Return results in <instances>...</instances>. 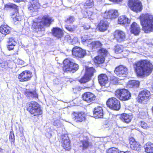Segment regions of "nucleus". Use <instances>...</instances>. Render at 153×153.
Instances as JSON below:
<instances>
[{"label": "nucleus", "mask_w": 153, "mask_h": 153, "mask_svg": "<svg viewBox=\"0 0 153 153\" xmlns=\"http://www.w3.org/2000/svg\"><path fill=\"white\" fill-rule=\"evenodd\" d=\"M135 71L138 77L144 78L149 76L152 72L153 65L147 60H141L133 64Z\"/></svg>", "instance_id": "1"}, {"label": "nucleus", "mask_w": 153, "mask_h": 153, "mask_svg": "<svg viewBox=\"0 0 153 153\" xmlns=\"http://www.w3.org/2000/svg\"><path fill=\"white\" fill-rule=\"evenodd\" d=\"M142 29L145 33L153 31V16L148 13L142 14L139 16Z\"/></svg>", "instance_id": "2"}, {"label": "nucleus", "mask_w": 153, "mask_h": 153, "mask_svg": "<svg viewBox=\"0 0 153 153\" xmlns=\"http://www.w3.org/2000/svg\"><path fill=\"white\" fill-rule=\"evenodd\" d=\"M26 110L30 115L34 117H38L42 114L40 106L38 103L35 101H31L27 103Z\"/></svg>", "instance_id": "3"}, {"label": "nucleus", "mask_w": 153, "mask_h": 153, "mask_svg": "<svg viewBox=\"0 0 153 153\" xmlns=\"http://www.w3.org/2000/svg\"><path fill=\"white\" fill-rule=\"evenodd\" d=\"M4 8L6 10L12 11L10 15L14 21H20L22 19V16L19 13V6L15 4L9 3L5 4Z\"/></svg>", "instance_id": "4"}, {"label": "nucleus", "mask_w": 153, "mask_h": 153, "mask_svg": "<svg viewBox=\"0 0 153 153\" xmlns=\"http://www.w3.org/2000/svg\"><path fill=\"white\" fill-rule=\"evenodd\" d=\"M62 63V70L64 72H69L74 73L79 69V66L78 64L74 62L71 59L68 58L65 59Z\"/></svg>", "instance_id": "5"}, {"label": "nucleus", "mask_w": 153, "mask_h": 153, "mask_svg": "<svg viewBox=\"0 0 153 153\" xmlns=\"http://www.w3.org/2000/svg\"><path fill=\"white\" fill-rule=\"evenodd\" d=\"M96 70L93 67L85 66V73L83 76L79 80L81 83H85L89 82L93 77Z\"/></svg>", "instance_id": "6"}, {"label": "nucleus", "mask_w": 153, "mask_h": 153, "mask_svg": "<svg viewBox=\"0 0 153 153\" xmlns=\"http://www.w3.org/2000/svg\"><path fill=\"white\" fill-rule=\"evenodd\" d=\"M115 96L121 101H126L130 99L131 95L129 91L124 88L117 89L114 92Z\"/></svg>", "instance_id": "7"}, {"label": "nucleus", "mask_w": 153, "mask_h": 153, "mask_svg": "<svg viewBox=\"0 0 153 153\" xmlns=\"http://www.w3.org/2000/svg\"><path fill=\"white\" fill-rule=\"evenodd\" d=\"M150 98V92L147 90L144 89L139 92L136 99L137 102L138 103L144 104L148 102Z\"/></svg>", "instance_id": "8"}, {"label": "nucleus", "mask_w": 153, "mask_h": 153, "mask_svg": "<svg viewBox=\"0 0 153 153\" xmlns=\"http://www.w3.org/2000/svg\"><path fill=\"white\" fill-rule=\"evenodd\" d=\"M128 5L131 10L136 13L141 12L143 9L142 3L139 0H128Z\"/></svg>", "instance_id": "9"}, {"label": "nucleus", "mask_w": 153, "mask_h": 153, "mask_svg": "<svg viewBox=\"0 0 153 153\" xmlns=\"http://www.w3.org/2000/svg\"><path fill=\"white\" fill-rule=\"evenodd\" d=\"M107 106L111 109L114 111H118L121 108L120 101L114 97H111L106 101Z\"/></svg>", "instance_id": "10"}, {"label": "nucleus", "mask_w": 153, "mask_h": 153, "mask_svg": "<svg viewBox=\"0 0 153 153\" xmlns=\"http://www.w3.org/2000/svg\"><path fill=\"white\" fill-rule=\"evenodd\" d=\"M73 119L76 123H81L86 119V114L83 111H73L71 114Z\"/></svg>", "instance_id": "11"}, {"label": "nucleus", "mask_w": 153, "mask_h": 153, "mask_svg": "<svg viewBox=\"0 0 153 153\" xmlns=\"http://www.w3.org/2000/svg\"><path fill=\"white\" fill-rule=\"evenodd\" d=\"M33 77L32 72L27 70L19 74L18 79L19 82H26L30 80Z\"/></svg>", "instance_id": "12"}, {"label": "nucleus", "mask_w": 153, "mask_h": 153, "mask_svg": "<svg viewBox=\"0 0 153 153\" xmlns=\"http://www.w3.org/2000/svg\"><path fill=\"white\" fill-rule=\"evenodd\" d=\"M110 25V22L106 18H104L103 19L100 21L97 25V28L99 31L103 32L107 30Z\"/></svg>", "instance_id": "13"}, {"label": "nucleus", "mask_w": 153, "mask_h": 153, "mask_svg": "<svg viewBox=\"0 0 153 153\" xmlns=\"http://www.w3.org/2000/svg\"><path fill=\"white\" fill-rule=\"evenodd\" d=\"M114 39L117 42L121 43L126 40V34L123 31L116 30L113 33Z\"/></svg>", "instance_id": "14"}, {"label": "nucleus", "mask_w": 153, "mask_h": 153, "mask_svg": "<svg viewBox=\"0 0 153 153\" xmlns=\"http://www.w3.org/2000/svg\"><path fill=\"white\" fill-rule=\"evenodd\" d=\"M82 98L84 101L88 103H91L95 101L96 97L93 93L88 91L82 94Z\"/></svg>", "instance_id": "15"}, {"label": "nucleus", "mask_w": 153, "mask_h": 153, "mask_svg": "<svg viewBox=\"0 0 153 153\" xmlns=\"http://www.w3.org/2000/svg\"><path fill=\"white\" fill-rule=\"evenodd\" d=\"M119 16L117 10L111 9L106 10L104 13V18L111 20L116 18Z\"/></svg>", "instance_id": "16"}, {"label": "nucleus", "mask_w": 153, "mask_h": 153, "mask_svg": "<svg viewBox=\"0 0 153 153\" xmlns=\"http://www.w3.org/2000/svg\"><path fill=\"white\" fill-rule=\"evenodd\" d=\"M114 72L120 77H125L128 74V69L124 65H120L115 68Z\"/></svg>", "instance_id": "17"}, {"label": "nucleus", "mask_w": 153, "mask_h": 153, "mask_svg": "<svg viewBox=\"0 0 153 153\" xmlns=\"http://www.w3.org/2000/svg\"><path fill=\"white\" fill-rule=\"evenodd\" d=\"M62 146L66 151H69L71 149V142L67 134L61 136Z\"/></svg>", "instance_id": "18"}, {"label": "nucleus", "mask_w": 153, "mask_h": 153, "mask_svg": "<svg viewBox=\"0 0 153 153\" xmlns=\"http://www.w3.org/2000/svg\"><path fill=\"white\" fill-rule=\"evenodd\" d=\"M72 55L78 58L83 57L86 54L85 51L77 46L74 47L72 50Z\"/></svg>", "instance_id": "19"}, {"label": "nucleus", "mask_w": 153, "mask_h": 153, "mask_svg": "<svg viewBox=\"0 0 153 153\" xmlns=\"http://www.w3.org/2000/svg\"><path fill=\"white\" fill-rule=\"evenodd\" d=\"M130 30L131 34L134 36L139 35L141 31V29L140 25L135 22H133L131 25Z\"/></svg>", "instance_id": "20"}, {"label": "nucleus", "mask_w": 153, "mask_h": 153, "mask_svg": "<svg viewBox=\"0 0 153 153\" xmlns=\"http://www.w3.org/2000/svg\"><path fill=\"white\" fill-rule=\"evenodd\" d=\"M54 21V19L49 15H45L41 18V22L43 27L44 26L49 27Z\"/></svg>", "instance_id": "21"}, {"label": "nucleus", "mask_w": 153, "mask_h": 153, "mask_svg": "<svg viewBox=\"0 0 153 153\" xmlns=\"http://www.w3.org/2000/svg\"><path fill=\"white\" fill-rule=\"evenodd\" d=\"M51 34L53 36L57 39L62 38L64 35L62 30L58 27H54L52 28Z\"/></svg>", "instance_id": "22"}, {"label": "nucleus", "mask_w": 153, "mask_h": 153, "mask_svg": "<svg viewBox=\"0 0 153 153\" xmlns=\"http://www.w3.org/2000/svg\"><path fill=\"white\" fill-rule=\"evenodd\" d=\"M94 117L97 118H102L103 117V110L101 106L95 107L93 110Z\"/></svg>", "instance_id": "23"}, {"label": "nucleus", "mask_w": 153, "mask_h": 153, "mask_svg": "<svg viewBox=\"0 0 153 153\" xmlns=\"http://www.w3.org/2000/svg\"><path fill=\"white\" fill-rule=\"evenodd\" d=\"M129 143L130 148L132 150L138 151L141 149V146L134 138L131 137L130 138Z\"/></svg>", "instance_id": "24"}, {"label": "nucleus", "mask_w": 153, "mask_h": 153, "mask_svg": "<svg viewBox=\"0 0 153 153\" xmlns=\"http://www.w3.org/2000/svg\"><path fill=\"white\" fill-rule=\"evenodd\" d=\"M98 80L99 83L102 86H105L108 82V76L105 74H101L98 76Z\"/></svg>", "instance_id": "25"}, {"label": "nucleus", "mask_w": 153, "mask_h": 153, "mask_svg": "<svg viewBox=\"0 0 153 153\" xmlns=\"http://www.w3.org/2000/svg\"><path fill=\"white\" fill-rule=\"evenodd\" d=\"M40 7L39 3L37 1L33 0L30 2L28 8L32 12H36Z\"/></svg>", "instance_id": "26"}, {"label": "nucleus", "mask_w": 153, "mask_h": 153, "mask_svg": "<svg viewBox=\"0 0 153 153\" xmlns=\"http://www.w3.org/2000/svg\"><path fill=\"white\" fill-rule=\"evenodd\" d=\"M79 147L82 150H85L92 146L91 143L89 142L88 139L83 140L80 141Z\"/></svg>", "instance_id": "27"}, {"label": "nucleus", "mask_w": 153, "mask_h": 153, "mask_svg": "<svg viewBox=\"0 0 153 153\" xmlns=\"http://www.w3.org/2000/svg\"><path fill=\"white\" fill-rule=\"evenodd\" d=\"M117 23L121 25L124 26L130 24V20L126 16H121L118 18Z\"/></svg>", "instance_id": "28"}, {"label": "nucleus", "mask_w": 153, "mask_h": 153, "mask_svg": "<svg viewBox=\"0 0 153 153\" xmlns=\"http://www.w3.org/2000/svg\"><path fill=\"white\" fill-rule=\"evenodd\" d=\"M11 62L0 59V70L4 71L11 67Z\"/></svg>", "instance_id": "29"}, {"label": "nucleus", "mask_w": 153, "mask_h": 153, "mask_svg": "<svg viewBox=\"0 0 153 153\" xmlns=\"http://www.w3.org/2000/svg\"><path fill=\"white\" fill-rule=\"evenodd\" d=\"M89 47L93 51H95L101 48L102 44L99 41H93L89 44Z\"/></svg>", "instance_id": "30"}, {"label": "nucleus", "mask_w": 153, "mask_h": 153, "mask_svg": "<svg viewBox=\"0 0 153 153\" xmlns=\"http://www.w3.org/2000/svg\"><path fill=\"white\" fill-rule=\"evenodd\" d=\"M105 59L104 56L98 55L93 59V61L95 65L98 66L104 63Z\"/></svg>", "instance_id": "31"}, {"label": "nucleus", "mask_w": 153, "mask_h": 153, "mask_svg": "<svg viewBox=\"0 0 153 153\" xmlns=\"http://www.w3.org/2000/svg\"><path fill=\"white\" fill-rule=\"evenodd\" d=\"M7 44V49L10 51L13 49L16 44V42L14 38L10 37L8 38Z\"/></svg>", "instance_id": "32"}, {"label": "nucleus", "mask_w": 153, "mask_h": 153, "mask_svg": "<svg viewBox=\"0 0 153 153\" xmlns=\"http://www.w3.org/2000/svg\"><path fill=\"white\" fill-rule=\"evenodd\" d=\"M120 119L123 122L128 124L131 122L132 117L128 114L123 113L121 114Z\"/></svg>", "instance_id": "33"}, {"label": "nucleus", "mask_w": 153, "mask_h": 153, "mask_svg": "<svg viewBox=\"0 0 153 153\" xmlns=\"http://www.w3.org/2000/svg\"><path fill=\"white\" fill-rule=\"evenodd\" d=\"M11 28L6 25H2L0 26V32L2 34L6 35L10 32Z\"/></svg>", "instance_id": "34"}, {"label": "nucleus", "mask_w": 153, "mask_h": 153, "mask_svg": "<svg viewBox=\"0 0 153 153\" xmlns=\"http://www.w3.org/2000/svg\"><path fill=\"white\" fill-rule=\"evenodd\" d=\"M24 94L27 98L38 97V94L35 91H31L28 89H26L24 92Z\"/></svg>", "instance_id": "35"}, {"label": "nucleus", "mask_w": 153, "mask_h": 153, "mask_svg": "<svg viewBox=\"0 0 153 153\" xmlns=\"http://www.w3.org/2000/svg\"><path fill=\"white\" fill-rule=\"evenodd\" d=\"M145 152L147 153H153V143L149 142L144 146Z\"/></svg>", "instance_id": "36"}, {"label": "nucleus", "mask_w": 153, "mask_h": 153, "mask_svg": "<svg viewBox=\"0 0 153 153\" xmlns=\"http://www.w3.org/2000/svg\"><path fill=\"white\" fill-rule=\"evenodd\" d=\"M84 14L85 17L90 19H93L94 15L93 11L89 8L87 9L86 11L84 12Z\"/></svg>", "instance_id": "37"}, {"label": "nucleus", "mask_w": 153, "mask_h": 153, "mask_svg": "<svg viewBox=\"0 0 153 153\" xmlns=\"http://www.w3.org/2000/svg\"><path fill=\"white\" fill-rule=\"evenodd\" d=\"M41 23V21L39 22L33 21L32 23V29L35 30H41L44 28L43 26Z\"/></svg>", "instance_id": "38"}, {"label": "nucleus", "mask_w": 153, "mask_h": 153, "mask_svg": "<svg viewBox=\"0 0 153 153\" xmlns=\"http://www.w3.org/2000/svg\"><path fill=\"white\" fill-rule=\"evenodd\" d=\"M124 48L123 46L120 44H117L114 48V52L116 54L120 53L124 51Z\"/></svg>", "instance_id": "39"}, {"label": "nucleus", "mask_w": 153, "mask_h": 153, "mask_svg": "<svg viewBox=\"0 0 153 153\" xmlns=\"http://www.w3.org/2000/svg\"><path fill=\"white\" fill-rule=\"evenodd\" d=\"M122 152L117 148L112 147L108 149L106 153H122Z\"/></svg>", "instance_id": "40"}, {"label": "nucleus", "mask_w": 153, "mask_h": 153, "mask_svg": "<svg viewBox=\"0 0 153 153\" xmlns=\"http://www.w3.org/2000/svg\"><path fill=\"white\" fill-rule=\"evenodd\" d=\"M128 84L130 88L137 87L139 85L140 82L137 80H132L129 81Z\"/></svg>", "instance_id": "41"}, {"label": "nucleus", "mask_w": 153, "mask_h": 153, "mask_svg": "<svg viewBox=\"0 0 153 153\" xmlns=\"http://www.w3.org/2000/svg\"><path fill=\"white\" fill-rule=\"evenodd\" d=\"M97 52L101 56L104 57L106 56L108 53V51L106 49L104 48H100L98 50Z\"/></svg>", "instance_id": "42"}, {"label": "nucleus", "mask_w": 153, "mask_h": 153, "mask_svg": "<svg viewBox=\"0 0 153 153\" xmlns=\"http://www.w3.org/2000/svg\"><path fill=\"white\" fill-rule=\"evenodd\" d=\"M85 6L88 7V8H91L94 5V0H87L85 3Z\"/></svg>", "instance_id": "43"}, {"label": "nucleus", "mask_w": 153, "mask_h": 153, "mask_svg": "<svg viewBox=\"0 0 153 153\" xmlns=\"http://www.w3.org/2000/svg\"><path fill=\"white\" fill-rule=\"evenodd\" d=\"M76 27V26L74 25H68V24H67L65 25V28L68 31L70 32H74V31Z\"/></svg>", "instance_id": "44"}, {"label": "nucleus", "mask_w": 153, "mask_h": 153, "mask_svg": "<svg viewBox=\"0 0 153 153\" xmlns=\"http://www.w3.org/2000/svg\"><path fill=\"white\" fill-rule=\"evenodd\" d=\"M9 140L11 143H14L15 142V136L14 134L13 131L12 130H12L10 131V133Z\"/></svg>", "instance_id": "45"}, {"label": "nucleus", "mask_w": 153, "mask_h": 153, "mask_svg": "<svg viewBox=\"0 0 153 153\" xmlns=\"http://www.w3.org/2000/svg\"><path fill=\"white\" fill-rule=\"evenodd\" d=\"M141 127L145 129H147L150 127V126L143 121H141L140 122Z\"/></svg>", "instance_id": "46"}, {"label": "nucleus", "mask_w": 153, "mask_h": 153, "mask_svg": "<svg viewBox=\"0 0 153 153\" xmlns=\"http://www.w3.org/2000/svg\"><path fill=\"white\" fill-rule=\"evenodd\" d=\"M74 20L75 18L74 16H70L65 20V22L67 23L69 22L71 24L74 21Z\"/></svg>", "instance_id": "47"}, {"label": "nucleus", "mask_w": 153, "mask_h": 153, "mask_svg": "<svg viewBox=\"0 0 153 153\" xmlns=\"http://www.w3.org/2000/svg\"><path fill=\"white\" fill-rule=\"evenodd\" d=\"M111 83L113 85L117 84L119 83V80L115 77H112L110 79Z\"/></svg>", "instance_id": "48"}, {"label": "nucleus", "mask_w": 153, "mask_h": 153, "mask_svg": "<svg viewBox=\"0 0 153 153\" xmlns=\"http://www.w3.org/2000/svg\"><path fill=\"white\" fill-rule=\"evenodd\" d=\"M60 122L59 119H57L56 120H54L53 122V124L54 126H57L60 124Z\"/></svg>", "instance_id": "49"}, {"label": "nucleus", "mask_w": 153, "mask_h": 153, "mask_svg": "<svg viewBox=\"0 0 153 153\" xmlns=\"http://www.w3.org/2000/svg\"><path fill=\"white\" fill-rule=\"evenodd\" d=\"M84 29L85 30H87L90 28V26L88 24H85L83 26Z\"/></svg>", "instance_id": "50"}, {"label": "nucleus", "mask_w": 153, "mask_h": 153, "mask_svg": "<svg viewBox=\"0 0 153 153\" xmlns=\"http://www.w3.org/2000/svg\"><path fill=\"white\" fill-rule=\"evenodd\" d=\"M72 39L71 37L69 35H67L65 36V40L67 41L68 42L70 43Z\"/></svg>", "instance_id": "51"}, {"label": "nucleus", "mask_w": 153, "mask_h": 153, "mask_svg": "<svg viewBox=\"0 0 153 153\" xmlns=\"http://www.w3.org/2000/svg\"><path fill=\"white\" fill-rule=\"evenodd\" d=\"M110 1L117 3H119L122 2L123 0H109Z\"/></svg>", "instance_id": "52"}, {"label": "nucleus", "mask_w": 153, "mask_h": 153, "mask_svg": "<svg viewBox=\"0 0 153 153\" xmlns=\"http://www.w3.org/2000/svg\"><path fill=\"white\" fill-rule=\"evenodd\" d=\"M79 91V89L77 87H75L73 88V91L74 93L76 94Z\"/></svg>", "instance_id": "53"}, {"label": "nucleus", "mask_w": 153, "mask_h": 153, "mask_svg": "<svg viewBox=\"0 0 153 153\" xmlns=\"http://www.w3.org/2000/svg\"><path fill=\"white\" fill-rule=\"evenodd\" d=\"M76 39H72L70 43L71 45H74L76 44Z\"/></svg>", "instance_id": "54"}, {"label": "nucleus", "mask_w": 153, "mask_h": 153, "mask_svg": "<svg viewBox=\"0 0 153 153\" xmlns=\"http://www.w3.org/2000/svg\"><path fill=\"white\" fill-rule=\"evenodd\" d=\"M122 153H132L131 152L129 151H122Z\"/></svg>", "instance_id": "55"}, {"label": "nucleus", "mask_w": 153, "mask_h": 153, "mask_svg": "<svg viewBox=\"0 0 153 153\" xmlns=\"http://www.w3.org/2000/svg\"><path fill=\"white\" fill-rule=\"evenodd\" d=\"M151 112H152V114L153 115V105L151 109Z\"/></svg>", "instance_id": "56"}, {"label": "nucleus", "mask_w": 153, "mask_h": 153, "mask_svg": "<svg viewBox=\"0 0 153 153\" xmlns=\"http://www.w3.org/2000/svg\"><path fill=\"white\" fill-rule=\"evenodd\" d=\"M3 149L1 148H0V153H2L3 152Z\"/></svg>", "instance_id": "57"}]
</instances>
